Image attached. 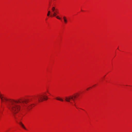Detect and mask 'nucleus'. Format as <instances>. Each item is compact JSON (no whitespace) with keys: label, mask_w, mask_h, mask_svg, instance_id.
<instances>
[{"label":"nucleus","mask_w":132,"mask_h":132,"mask_svg":"<svg viewBox=\"0 0 132 132\" xmlns=\"http://www.w3.org/2000/svg\"><path fill=\"white\" fill-rule=\"evenodd\" d=\"M49 94L47 90L46 92L36 96L32 98L25 99H20L16 100L14 99L8 98L4 94L0 93V98L1 102V108H4V105L13 114L18 113L21 108L30 110L34 106V104L27 105L28 103L33 100H37L39 103L47 100L46 93Z\"/></svg>","instance_id":"obj_1"},{"label":"nucleus","mask_w":132,"mask_h":132,"mask_svg":"<svg viewBox=\"0 0 132 132\" xmlns=\"http://www.w3.org/2000/svg\"><path fill=\"white\" fill-rule=\"evenodd\" d=\"M72 99L73 101H74V99L73 98V97L72 96H70L68 97H65V101L67 102H70V103L72 104L76 108L78 109L77 108L75 104H73V103L72 102H70V100Z\"/></svg>","instance_id":"obj_2"},{"label":"nucleus","mask_w":132,"mask_h":132,"mask_svg":"<svg viewBox=\"0 0 132 132\" xmlns=\"http://www.w3.org/2000/svg\"><path fill=\"white\" fill-rule=\"evenodd\" d=\"M79 93H76L74 94L72 96L73 97V98L74 99V101L75 99L77 98L79 96Z\"/></svg>","instance_id":"obj_3"},{"label":"nucleus","mask_w":132,"mask_h":132,"mask_svg":"<svg viewBox=\"0 0 132 132\" xmlns=\"http://www.w3.org/2000/svg\"><path fill=\"white\" fill-rule=\"evenodd\" d=\"M63 19L64 23L65 24H66L68 22V20L67 18L65 16H64L63 17Z\"/></svg>","instance_id":"obj_4"},{"label":"nucleus","mask_w":132,"mask_h":132,"mask_svg":"<svg viewBox=\"0 0 132 132\" xmlns=\"http://www.w3.org/2000/svg\"><path fill=\"white\" fill-rule=\"evenodd\" d=\"M19 124L24 129L26 130V129L24 126V125L21 122H20L19 123Z\"/></svg>","instance_id":"obj_5"},{"label":"nucleus","mask_w":132,"mask_h":132,"mask_svg":"<svg viewBox=\"0 0 132 132\" xmlns=\"http://www.w3.org/2000/svg\"><path fill=\"white\" fill-rule=\"evenodd\" d=\"M55 99L57 100H59L62 102H63L64 101L62 99L59 97H56L55 98Z\"/></svg>","instance_id":"obj_6"},{"label":"nucleus","mask_w":132,"mask_h":132,"mask_svg":"<svg viewBox=\"0 0 132 132\" xmlns=\"http://www.w3.org/2000/svg\"><path fill=\"white\" fill-rule=\"evenodd\" d=\"M57 9H55L54 7H53L52 8V12L53 13V12L55 11V10Z\"/></svg>","instance_id":"obj_7"},{"label":"nucleus","mask_w":132,"mask_h":132,"mask_svg":"<svg viewBox=\"0 0 132 132\" xmlns=\"http://www.w3.org/2000/svg\"><path fill=\"white\" fill-rule=\"evenodd\" d=\"M53 14L52 15V16H57L56 13V11L54 12L53 13Z\"/></svg>","instance_id":"obj_8"},{"label":"nucleus","mask_w":132,"mask_h":132,"mask_svg":"<svg viewBox=\"0 0 132 132\" xmlns=\"http://www.w3.org/2000/svg\"><path fill=\"white\" fill-rule=\"evenodd\" d=\"M50 13H51V12H50V11H48V13H47V16H49V15H50Z\"/></svg>","instance_id":"obj_9"},{"label":"nucleus","mask_w":132,"mask_h":132,"mask_svg":"<svg viewBox=\"0 0 132 132\" xmlns=\"http://www.w3.org/2000/svg\"><path fill=\"white\" fill-rule=\"evenodd\" d=\"M56 13L57 15V14H58L59 13V11L57 9H56L55 10Z\"/></svg>","instance_id":"obj_10"},{"label":"nucleus","mask_w":132,"mask_h":132,"mask_svg":"<svg viewBox=\"0 0 132 132\" xmlns=\"http://www.w3.org/2000/svg\"><path fill=\"white\" fill-rule=\"evenodd\" d=\"M56 18L57 19H58L59 20H60L61 19V18L59 16H56Z\"/></svg>","instance_id":"obj_11"},{"label":"nucleus","mask_w":132,"mask_h":132,"mask_svg":"<svg viewBox=\"0 0 132 132\" xmlns=\"http://www.w3.org/2000/svg\"><path fill=\"white\" fill-rule=\"evenodd\" d=\"M91 87H89L86 89V90H89L90 88H91Z\"/></svg>","instance_id":"obj_12"},{"label":"nucleus","mask_w":132,"mask_h":132,"mask_svg":"<svg viewBox=\"0 0 132 132\" xmlns=\"http://www.w3.org/2000/svg\"><path fill=\"white\" fill-rule=\"evenodd\" d=\"M96 84H95V85H93V86L92 87H95L96 86Z\"/></svg>","instance_id":"obj_13"},{"label":"nucleus","mask_w":132,"mask_h":132,"mask_svg":"<svg viewBox=\"0 0 132 132\" xmlns=\"http://www.w3.org/2000/svg\"><path fill=\"white\" fill-rule=\"evenodd\" d=\"M52 16V15H51V16Z\"/></svg>","instance_id":"obj_14"}]
</instances>
